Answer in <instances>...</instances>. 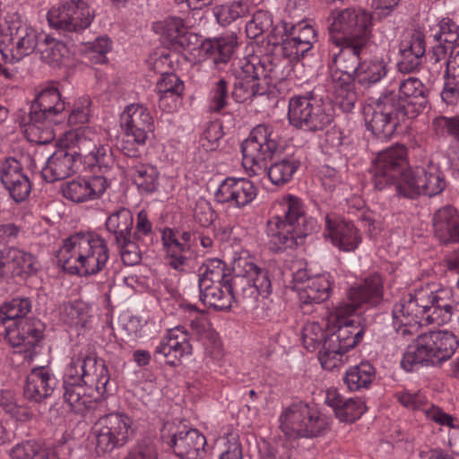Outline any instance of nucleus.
<instances>
[{
  "mask_svg": "<svg viewBox=\"0 0 459 459\" xmlns=\"http://www.w3.org/2000/svg\"><path fill=\"white\" fill-rule=\"evenodd\" d=\"M109 374L104 360L90 351L74 356L63 379V398L70 409L82 414L107 392Z\"/></svg>",
  "mask_w": 459,
  "mask_h": 459,
  "instance_id": "obj_1",
  "label": "nucleus"
},
{
  "mask_svg": "<svg viewBox=\"0 0 459 459\" xmlns=\"http://www.w3.org/2000/svg\"><path fill=\"white\" fill-rule=\"evenodd\" d=\"M56 258L69 272L92 275L106 266L108 248L100 236L91 232H77L65 240Z\"/></svg>",
  "mask_w": 459,
  "mask_h": 459,
  "instance_id": "obj_2",
  "label": "nucleus"
},
{
  "mask_svg": "<svg viewBox=\"0 0 459 459\" xmlns=\"http://www.w3.org/2000/svg\"><path fill=\"white\" fill-rule=\"evenodd\" d=\"M283 206V215L273 217L266 224L268 246L274 253L293 249L301 245L313 228V221L306 216L298 197L289 195L284 200Z\"/></svg>",
  "mask_w": 459,
  "mask_h": 459,
  "instance_id": "obj_3",
  "label": "nucleus"
},
{
  "mask_svg": "<svg viewBox=\"0 0 459 459\" xmlns=\"http://www.w3.org/2000/svg\"><path fill=\"white\" fill-rule=\"evenodd\" d=\"M459 346L457 336L449 331H429L421 333L410 345L401 360L406 371L422 366L440 364L455 354Z\"/></svg>",
  "mask_w": 459,
  "mask_h": 459,
  "instance_id": "obj_4",
  "label": "nucleus"
},
{
  "mask_svg": "<svg viewBox=\"0 0 459 459\" xmlns=\"http://www.w3.org/2000/svg\"><path fill=\"white\" fill-rule=\"evenodd\" d=\"M288 118L296 128L307 131H321L333 120L331 100L315 91L304 96L292 97L289 101Z\"/></svg>",
  "mask_w": 459,
  "mask_h": 459,
  "instance_id": "obj_5",
  "label": "nucleus"
},
{
  "mask_svg": "<svg viewBox=\"0 0 459 459\" xmlns=\"http://www.w3.org/2000/svg\"><path fill=\"white\" fill-rule=\"evenodd\" d=\"M120 126L123 136L118 143L119 149L127 157H139L141 149L154 128L148 108L141 104L127 106L121 114Z\"/></svg>",
  "mask_w": 459,
  "mask_h": 459,
  "instance_id": "obj_6",
  "label": "nucleus"
},
{
  "mask_svg": "<svg viewBox=\"0 0 459 459\" xmlns=\"http://www.w3.org/2000/svg\"><path fill=\"white\" fill-rule=\"evenodd\" d=\"M330 40L336 46L343 42H368L371 36L372 14L360 8L335 9L331 12Z\"/></svg>",
  "mask_w": 459,
  "mask_h": 459,
  "instance_id": "obj_7",
  "label": "nucleus"
},
{
  "mask_svg": "<svg viewBox=\"0 0 459 459\" xmlns=\"http://www.w3.org/2000/svg\"><path fill=\"white\" fill-rule=\"evenodd\" d=\"M281 429L290 438L316 437L329 429L328 418L302 402L292 403L280 417Z\"/></svg>",
  "mask_w": 459,
  "mask_h": 459,
  "instance_id": "obj_8",
  "label": "nucleus"
},
{
  "mask_svg": "<svg viewBox=\"0 0 459 459\" xmlns=\"http://www.w3.org/2000/svg\"><path fill=\"white\" fill-rule=\"evenodd\" d=\"M279 146L278 135L267 125H258L241 144L243 165L266 169V161L272 160Z\"/></svg>",
  "mask_w": 459,
  "mask_h": 459,
  "instance_id": "obj_9",
  "label": "nucleus"
},
{
  "mask_svg": "<svg viewBox=\"0 0 459 459\" xmlns=\"http://www.w3.org/2000/svg\"><path fill=\"white\" fill-rule=\"evenodd\" d=\"M408 118L394 106L384 92L376 100L374 107L365 111V120L368 130L379 139H389L396 128Z\"/></svg>",
  "mask_w": 459,
  "mask_h": 459,
  "instance_id": "obj_10",
  "label": "nucleus"
},
{
  "mask_svg": "<svg viewBox=\"0 0 459 459\" xmlns=\"http://www.w3.org/2000/svg\"><path fill=\"white\" fill-rule=\"evenodd\" d=\"M133 420L122 413H109L99 419L94 426L98 452H111L124 446L134 433Z\"/></svg>",
  "mask_w": 459,
  "mask_h": 459,
  "instance_id": "obj_11",
  "label": "nucleus"
},
{
  "mask_svg": "<svg viewBox=\"0 0 459 459\" xmlns=\"http://www.w3.org/2000/svg\"><path fill=\"white\" fill-rule=\"evenodd\" d=\"M383 280L379 274H373L351 286L337 308L338 317L353 315L363 305L377 307L383 301Z\"/></svg>",
  "mask_w": 459,
  "mask_h": 459,
  "instance_id": "obj_12",
  "label": "nucleus"
},
{
  "mask_svg": "<svg viewBox=\"0 0 459 459\" xmlns=\"http://www.w3.org/2000/svg\"><path fill=\"white\" fill-rule=\"evenodd\" d=\"M384 93L391 99L408 119L416 117L429 103V90L416 77H409L400 82L399 91H385Z\"/></svg>",
  "mask_w": 459,
  "mask_h": 459,
  "instance_id": "obj_13",
  "label": "nucleus"
},
{
  "mask_svg": "<svg viewBox=\"0 0 459 459\" xmlns=\"http://www.w3.org/2000/svg\"><path fill=\"white\" fill-rule=\"evenodd\" d=\"M51 27L65 32H78L88 28L93 19V13L82 0H70L48 13Z\"/></svg>",
  "mask_w": 459,
  "mask_h": 459,
  "instance_id": "obj_14",
  "label": "nucleus"
},
{
  "mask_svg": "<svg viewBox=\"0 0 459 459\" xmlns=\"http://www.w3.org/2000/svg\"><path fill=\"white\" fill-rule=\"evenodd\" d=\"M7 32L10 37V56L1 50L2 57L5 63L18 62L34 53L39 45V38L43 35V32H39L17 16H13L7 21Z\"/></svg>",
  "mask_w": 459,
  "mask_h": 459,
  "instance_id": "obj_15",
  "label": "nucleus"
},
{
  "mask_svg": "<svg viewBox=\"0 0 459 459\" xmlns=\"http://www.w3.org/2000/svg\"><path fill=\"white\" fill-rule=\"evenodd\" d=\"M39 269L37 258L30 253L14 247L0 250V281L25 278L36 274Z\"/></svg>",
  "mask_w": 459,
  "mask_h": 459,
  "instance_id": "obj_16",
  "label": "nucleus"
},
{
  "mask_svg": "<svg viewBox=\"0 0 459 459\" xmlns=\"http://www.w3.org/2000/svg\"><path fill=\"white\" fill-rule=\"evenodd\" d=\"M367 42H343L337 53H333L331 78L335 74L342 79L354 82L363 63L360 61V52L366 47Z\"/></svg>",
  "mask_w": 459,
  "mask_h": 459,
  "instance_id": "obj_17",
  "label": "nucleus"
},
{
  "mask_svg": "<svg viewBox=\"0 0 459 459\" xmlns=\"http://www.w3.org/2000/svg\"><path fill=\"white\" fill-rule=\"evenodd\" d=\"M44 324L36 318H22L4 327V338L13 347L23 351L35 348L43 339Z\"/></svg>",
  "mask_w": 459,
  "mask_h": 459,
  "instance_id": "obj_18",
  "label": "nucleus"
},
{
  "mask_svg": "<svg viewBox=\"0 0 459 459\" xmlns=\"http://www.w3.org/2000/svg\"><path fill=\"white\" fill-rule=\"evenodd\" d=\"M65 102L61 100V94L54 85L43 89L30 106L29 112V129L31 130L36 124H41L47 120L54 121V117L65 111Z\"/></svg>",
  "mask_w": 459,
  "mask_h": 459,
  "instance_id": "obj_19",
  "label": "nucleus"
},
{
  "mask_svg": "<svg viewBox=\"0 0 459 459\" xmlns=\"http://www.w3.org/2000/svg\"><path fill=\"white\" fill-rule=\"evenodd\" d=\"M428 307L423 290H417L414 294H408L394 306V321L404 326L401 330L402 335H405L409 332L406 328L407 325H426Z\"/></svg>",
  "mask_w": 459,
  "mask_h": 459,
  "instance_id": "obj_20",
  "label": "nucleus"
},
{
  "mask_svg": "<svg viewBox=\"0 0 459 459\" xmlns=\"http://www.w3.org/2000/svg\"><path fill=\"white\" fill-rule=\"evenodd\" d=\"M406 183L398 187L402 191V196L414 199L420 195L434 196L440 194L446 186L445 180L437 173L427 172L423 168H419L415 171L409 172V176L403 178Z\"/></svg>",
  "mask_w": 459,
  "mask_h": 459,
  "instance_id": "obj_21",
  "label": "nucleus"
},
{
  "mask_svg": "<svg viewBox=\"0 0 459 459\" xmlns=\"http://www.w3.org/2000/svg\"><path fill=\"white\" fill-rule=\"evenodd\" d=\"M0 181L16 203L29 196L31 186L22 164L14 158L5 159L0 165Z\"/></svg>",
  "mask_w": 459,
  "mask_h": 459,
  "instance_id": "obj_22",
  "label": "nucleus"
},
{
  "mask_svg": "<svg viewBox=\"0 0 459 459\" xmlns=\"http://www.w3.org/2000/svg\"><path fill=\"white\" fill-rule=\"evenodd\" d=\"M286 39L282 40V55L290 61H298L311 49L316 42V31L309 24L292 25L290 30L285 27Z\"/></svg>",
  "mask_w": 459,
  "mask_h": 459,
  "instance_id": "obj_23",
  "label": "nucleus"
},
{
  "mask_svg": "<svg viewBox=\"0 0 459 459\" xmlns=\"http://www.w3.org/2000/svg\"><path fill=\"white\" fill-rule=\"evenodd\" d=\"M235 77L231 96L236 102L252 101L255 97L267 93V86L263 84L257 72H255L254 63L245 61L239 69L236 70Z\"/></svg>",
  "mask_w": 459,
  "mask_h": 459,
  "instance_id": "obj_24",
  "label": "nucleus"
},
{
  "mask_svg": "<svg viewBox=\"0 0 459 459\" xmlns=\"http://www.w3.org/2000/svg\"><path fill=\"white\" fill-rule=\"evenodd\" d=\"M335 314L339 325L333 332L325 333L322 350L319 352L321 365L326 369L337 367L338 363L341 361L342 356L350 351L347 346H350L351 343L350 342L351 340L346 342L351 333L343 327V323H342V317H338L337 308H335Z\"/></svg>",
  "mask_w": 459,
  "mask_h": 459,
  "instance_id": "obj_25",
  "label": "nucleus"
},
{
  "mask_svg": "<svg viewBox=\"0 0 459 459\" xmlns=\"http://www.w3.org/2000/svg\"><path fill=\"white\" fill-rule=\"evenodd\" d=\"M178 234V231L167 228L162 231L161 238L169 266L178 272H184L191 256L192 235L187 231L182 232L180 236Z\"/></svg>",
  "mask_w": 459,
  "mask_h": 459,
  "instance_id": "obj_26",
  "label": "nucleus"
},
{
  "mask_svg": "<svg viewBox=\"0 0 459 459\" xmlns=\"http://www.w3.org/2000/svg\"><path fill=\"white\" fill-rule=\"evenodd\" d=\"M256 196L254 184L246 178H228L222 181L215 193L216 201L231 204L236 207H244Z\"/></svg>",
  "mask_w": 459,
  "mask_h": 459,
  "instance_id": "obj_27",
  "label": "nucleus"
},
{
  "mask_svg": "<svg viewBox=\"0 0 459 459\" xmlns=\"http://www.w3.org/2000/svg\"><path fill=\"white\" fill-rule=\"evenodd\" d=\"M190 349L186 332L177 327L168 332L167 336L155 347L153 355L157 360H163L169 366H176Z\"/></svg>",
  "mask_w": 459,
  "mask_h": 459,
  "instance_id": "obj_28",
  "label": "nucleus"
},
{
  "mask_svg": "<svg viewBox=\"0 0 459 459\" xmlns=\"http://www.w3.org/2000/svg\"><path fill=\"white\" fill-rule=\"evenodd\" d=\"M108 187L107 178L95 176L90 179H76L65 184L62 193L65 198L74 203H84L99 199Z\"/></svg>",
  "mask_w": 459,
  "mask_h": 459,
  "instance_id": "obj_29",
  "label": "nucleus"
},
{
  "mask_svg": "<svg viewBox=\"0 0 459 459\" xmlns=\"http://www.w3.org/2000/svg\"><path fill=\"white\" fill-rule=\"evenodd\" d=\"M81 166L82 160L75 159V153H71L69 150L59 149L48 157L41 175L47 182L53 183L74 174Z\"/></svg>",
  "mask_w": 459,
  "mask_h": 459,
  "instance_id": "obj_30",
  "label": "nucleus"
},
{
  "mask_svg": "<svg viewBox=\"0 0 459 459\" xmlns=\"http://www.w3.org/2000/svg\"><path fill=\"white\" fill-rule=\"evenodd\" d=\"M206 438L195 429L172 434L169 446L181 459H200L205 454Z\"/></svg>",
  "mask_w": 459,
  "mask_h": 459,
  "instance_id": "obj_31",
  "label": "nucleus"
},
{
  "mask_svg": "<svg viewBox=\"0 0 459 459\" xmlns=\"http://www.w3.org/2000/svg\"><path fill=\"white\" fill-rule=\"evenodd\" d=\"M334 214L325 216L327 235L334 246L341 250L350 252L355 250L360 243L358 230L351 222L338 219Z\"/></svg>",
  "mask_w": 459,
  "mask_h": 459,
  "instance_id": "obj_32",
  "label": "nucleus"
},
{
  "mask_svg": "<svg viewBox=\"0 0 459 459\" xmlns=\"http://www.w3.org/2000/svg\"><path fill=\"white\" fill-rule=\"evenodd\" d=\"M56 385V377L48 368L44 367L33 368L24 385V397L31 402L41 403L53 394Z\"/></svg>",
  "mask_w": 459,
  "mask_h": 459,
  "instance_id": "obj_33",
  "label": "nucleus"
},
{
  "mask_svg": "<svg viewBox=\"0 0 459 459\" xmlns=\"http://www.w3.org/2000/svg\"><path fill=\"white\" fill-rule=\"evenodd\" d=\"M425 298L426 305L429 307L426 325H444L451 320L455 310V300L450 290L445 289L430 292L425 290Z\"/></svg>",
  "mask_w": 459,
  "mask_h": 459,
  "instance_id": "obj_34",
  "label": "nucleus"
},
{
  "mask_svg": "<svg viewBox=\"0 0 459 459\" xmlns=\"http://www.w3.org/2000/svg\"><path fill=\"white\" fill-rule=\"evenodd\" d=\"M330 292L331 282L327 275L319 274L307 278L305 285L299 289L300 308L303 313H311L312 306L325 301L329 298Z\"/></svg>",
  "mask_w": 459,
  "mask_h": 459,
  "instance_id": "obj_35",
  "label": "nucleus"
},
{
  "mask_svg": "<svg viewBox=\"0 0 459 459\" xmlns=\"http://www.w3.org/2000/svg\"><path fill=\"white\" fill-rule=\"evenodd\" d=\"M435 236L443 243L459 241V216L456 210L446 205L433 216Z\"/></svg>",
  "mask_w": 459,
  "mask_h": 459,
  "instance_id": "obj_36",
  "label": "nucleus"
},
{
  "mask_svg": "<svg viewBox=\"0 0 459 459\" xmlns=\"http://www.w3.org/2000/svg\"><path fill=\"white\" fill-rule=\"evenodd\" d=\"M406 156V148L402 144H395L378 152L373 162L377 165H385L384 167L387 170L403 176L411 172Z\"/></svg>",
  "mask_w": 459,
  "mask_h": 459,
  "instance_id": "obj_37",
  "label": "nucleus"
},
{
  "mask_svg": "<svg viewBox=\"0 0 459 459\" xmlns=\"http://www.w3.org/2000/svg\"><path fill=\"white\" fill-rule=\"evenodd\" d=\"M45 63L58 66L63 64L68 56L69 50L65 44L43 33L39 38V42L35 51Z\"/></svg>",
  "mask_w": 459,
  "mask_h": 459,
  "instance_id": "obj_38",
  "label": "nucleus"
},
{
  "mask_svg": "<svg viewBox=\"0 0 459 459\" xmlns=\"http://www.w3.org/2000/svg\"><path fill=\"white\" fill-rule=\"evenodd\" d=\"M237 46V37L233 34L206 39L201 45L203 52L212 56L213 63L226 64L231 57Z\"/></svg>",
  "mask_w": 459,
  "mask_h": 459,
  "instance_id": "obj_39",
  "label": "nucleus"
},
{
  "mask_svg": "<svg viewBox=\"0 0 459 459\" xmlns=\"http://www.w3.org/2000/svg\"><path fill=\"white\" fill-rule=\"evenodd\" d=\"M10 456L12 459H58L56 447L34 440L17 444Z\"/></svg>",
  "mask_w": 459,
  "mask_h": 459,
  "instance_id": "obj_40",
  "label": "nucleus"
},
{
  "mask_svg": "<svg viewBox=\"0 0 459 459\" xmlns=\"http://www.w3.org/2000/svg\"><path fill=\"white\" fill-rule=\"evenodd\" d=\"M127 169L128 175L141 192L150 194L157 190L159 171L156 167L151 164L138 163L128 165Z\"/></svg>",
  "mask_w": 459,
  "mask_h": 459,
  "instance_id": "obj_41",
  "label": "nucleus"
},
{
  "mask_svg": "<svg viewBox=\"0 0 459 459\" xmlns=\"http://www.w3.org/2000/svg\"><path fill=\"white\" fill-rule=\"evenodd\" d=\"M225 282L209 285L206 281L204 286H199L202 302L219 310L230 308L233 296L230 293L229 288L225 287Z\"/></svg>",
  "mask_w": 459,
  "mask_h": 459,
  "instance_id": "obj_42",
  "label": "nucleus"
},
{
  "mask_svg": "<svg viewBox=\"0 0 459 459\" xmlns=\"http://www.w3.org/2000/svg\"><path fill=\"white\" fill-rule=\"evenodd\" d=\"M255 72H257L263 84H266L267 91L270 87H276L284 81L288 75L283 65L269 56H264L256 65L255 64Z\"/></svg>",
  "mask_w": 459,
  "mask_h": 459,
  "instance_id": "obj_43",
  "label": "nucleus"
},
{
  "mask_svg": "<svg viewBox=\"0 0 459 459\" xmlns=\"http://www.w3.org/2000/svg\"><path fill=\"white\" fill-rule=\"evenodd\" d=\"M232 297V301L238 303H250L256 299L255 289L252 285L248 273L234 274L225 282Z\"/></svg>",
  "mask_w": 459,
  "mask_h": 459,
  "instance_id": "obj_44",
  "label": "nucleus"
},
{
  "mask_svg": "<svg viewBox=\"0 0 459 459\" xmlns=\"http://www.w3.org/2000/svg\"><path fill=\"white\" fill-rule=\"evenodd\" d=\"M384 166L385 165H377L372 162L369 173L371 174V181L375 189L383 191L394 186L397 195L402 196V191L398 186L400 185H403V186L405 188L406 183L402 181H403V178H405V176H409V172L402 176L387 170Z\"/></svg>",
  "mask_w": 459,
  "mask_h": 459,
  "instance_id": "obj_45",
  "label": "nucleus"
},
{
  "mask_svg": "<svg viewBox=\"0 0 459 459\" xmlns=\"http://www.w3.org/2000/svg\"><path fill=\"white\" fill-rule=\"evenodd\" d=\"M68 140L70 141L68 150L71 153H75V159L82 160V164L83 163L84 165L99 148L96 141L91 138L84 131L70 133Z\"/></svg>",
  "mask_w": 459,
  "mask_h": 459,
  "instance_id": "obj_46",
  "label": "nucleus"
},
{
  "mask_svg": "<svg viewBox=\"0 0 459 459\" xmlns=\"http://www.w3.org/2000/svg\"><path fill=\"white\" fill-rule=\"evenodd\" d=\"M300 162L294 157H285L271 164L267 170L268 178L275 186H283L291 180Z\"/></svg>",
  "mask_w": 459,
  "mask_h": 459,
  "instance_id": "obj_47",
  "label": "nucleus"
},
{
  "mask_svg": "<svg viewBox=\"0 0 459 459\" xmlns=\"http://www.w3.org/2000/svg\"><path fill=\"white\" fill-rule=\"evenodd\" d=\"M333 83V103L345 113L351 112L357 101V94L354 90V82L343 80L335 74L332 79Z\"/></svg>",
  "mask_w": 459,
  "mask_h": 459,
  "instance_id": "obj_48",
  "label": "nucleus"
},
{
  "mask_svg": "<svg viewBox=\"0 0 459 459\" xmlns=\"http://www.w3.org/2000/svg\"><path fill=\"white\" fill-rule=\"evenodd\" d=\"M375 368L369 362H361L346 371L344 383L351 391H359L368 388L375 378Z\"/></svg>",
  "mask_w": 459,
  "mask_h": 459,
  "instance_id": "obj_49",
  "label": "nucleus"
},
{
  "mask_svg": "<svg viewBox=\"0 0 459 459\" xmlns=\"http://www.w3.org/2000/svg\"><path fill=\"white\" fill-rule=\"evenodd\" d=\"M133 215L126 208H122L112 213L106 221L107 230L115 235V240L125 241L126 238L132 237Z\"/></svg>",
  "mask_w": 459,
  "mask_h": 459,
  "instance_id": "obj_50",
  "label": "nucleus"
},
{
  "mask_svg": "<svg viewBox=\"0 0 459 459\" xmlns=\"http://www.w3.org/2000/svg\"><path fill=\"white\" fill-rule=\"evenodd\" d=\"M387 63L384 60L363 63L357 75L358 82L364 88H369L387 76Z\"/></svg>",
  "mask_w": 459,
  "mask_h": 459,
  "instance_id": "obj_51",
  "label": "nucleus"
},
{
  "mask_svg": "<svg viewBox=\"0 0 459 459\" xmlns=\"http://www.w3.org/2000/svg\"><path fill=\"white\" fill-rule=\"evenodd\" d=\"M31 309V302L28 298H15L0 307V325L4 327L12 322L26 318Z\"/></svg>",
  "mask_w": 459,
  "mask_h": 459,
  "instance_id": "obj_52",
  "label": "nucleus"
},
{
  "mask_svg": "<svg viewBox=\"0 0 459 459\" xmlns=\"http://www.w3.org/2000/svg\"><path fill=\"white\" fill-rule=\"evenodd\" d=\"M226 264L220 259H208L199 269L198 285L204 286L207 284H218L227 281L230 278L226 274Z\"/></svg>",
  "mask_w": 459,
  "mask_h": 459,
  "instance_id": "obj_53",
  "label": "nucleus"
},
{
  "mask_svg": "<svg viewBox=\"0 0 459 459\" xmlns=\"http://www.w3.org/2000/svg\"><path fill=\"white\" fill-rule=\"evenodd\" d=\"M244 272L248 273L253 287L255 289V298L268 297L272 292V283L269 272L265 268L257 266L254 263H245Z\"/></svg>",
  "mask_w": 459,
  "mask_h": 459,
  "instance_id": "obj_54",
  "label": "nucleus"
},
{
  "mask_svg": "<svg viewBox=\"0 0 459 459\" xmlns=\"http://www.w3.org/2000/svg\"><path fill=\"white\" fill-rule=\"evenodd\" d=\"M160 95V107H162L167 98L176 100L184 90L183 82L175 74H164L156 84Z\"/></svg>",
  "mask_w": 459,
  "mask_h": 459,
  "instance_id": "obj_55",
  "label": "nucleus"
},
{
  "mask_svg": "<svg viewBox=\"0 0 459 459\" xmlns=\"http://www.w3.org/2000/svg\"><path fill=\"white\" fill-rule=\"evenodd\" d=\"M120 249L122 262L126 266L136 265L142 259V246L141 242L135 241L133 237L126 238L125 241L116 242Z\"/></svg>",
  "mask_w": 459,
  "mask_h": 459,
  "instance_id": "obj_56",
  "label": "nucleus"
},
{
  "mask_svg": "<svg viewBox=\"0 0 459 459\" xmlns=\"http://www.w3.org/2000/svg\"><path fill=\"white\" fill-rule=\"evenodd\" d=\"M273 25V18L269 12L258 10L246 25V32L248 38L256 39L264 32L270 30Z\"/></svg>",
  "mask_w": 459,
  "mask_h": 459,
  "instance_id": "obj_57",
  "label": "nucleus"
},
{
  "mask_svg": "<svg viewBox=\"0 0 459 459\" xmlns=\"http://www.w3.org/2000/svg\"><path fill=\"white\" fill-rule=\"evenodd\" d=\"M325 333L324 328L318 323L307 324L302 331V341L305 348L309 351H315L323 344Z\"/></svg>",
  "mask_w": 459,
  "mask_h": 459,
  "instance_id": "obj_58",
  "label": "nucleus"
},
{
  "mask_svg": "<svg viewBox=\"0 0 459 459\" xmlns=\"http://www.w3.org/2000/svg\"><path fill=\"white\" fill-rule=\"evenodd\" d=\"M115 165V160L111 149L106 145H99L95 153L90 157L85 166L91 169L98 168L100 172H107Z\"/></svg>",
  "mask_w": 459,
  "mask_h": 459,
  "instance_id": "obj_59",
  "label": "nucleus"
},
{
  "mask_svg": "<svg viewBox=\"0 0 459 459\" xmlns=\"http://www.w3.org/2000/svg\"><path fill=\"white\" fill-rule=\"evenodd\" d=\"M366 411L364 403L360 400L347 399L342 403V408L337 411L336 417L341 421L353 422L359 419Z\"/></svg>",
  "mask_w": 459,
  "mask_h": 459,
  "instance_id": "obj_60",
  "label": "nucleus"
},
{
  "mask_svg": "<svg viewBox=\"0 0 459 459\" xmlns=\"http://www.w3.org/2000/svg\"><path fill=\"white\" fill-rule=\"evenodd\" d=\"M434 131L438 134H447L459 142V116L447 117L440 116L432 121Z\"/></svg>",
  "mask_w": 459,
  "mask_h": 459,
  "instance_id": "obj_61",
  "label": "nucleus"
},
{
  "mask_svg": "<svg viewBox=\"0 0 459 459\" xmlns=\"http://www.w3.org/2000/svg\"><path fill=\"white\" fill-rule=\"evenodd\" d=\"M160 26L162 35H164L173 46H176V42L186 29L184 20L178 17H169L164 20Z\"/></svg>",
  "mask_w": 459,
  "mask_h": 459,
  "instance_id": "obj_62",
  "label": "nucleus"
},
{
  "mask_svg": "<svg viewBox=\"0 0 459 459\" xmlns=\"http://www.w3.org/2000/svg\"><path fill=\"white\" fill-rule=\"evenodd\" d=\"M439 27V32L434 36L436 41H441L451 48L454 43L459 40V26L452 20L443 19Z\"/></svg>",
  "mask_w": 459,
  "mask_h": 459,
  "instance_id": "obj_63",
  "label": "nucleus"
},
{
  "mask_svg": "<svg viewBox=\"0 0 459 459\" xmlns=\"http://www.w3.org/2000/svg\"><path fill=\"white\" fill-rule=\"evenodd\" d=\"M441 99L448 105H455L459 101V76L445 74V83L441 91Z\"/></svg>",
  "mask_w": 459,
  "mask_h": 459,
  "instance_id": "obj_64",
  "label": "nucleus"
}]
</instances>
